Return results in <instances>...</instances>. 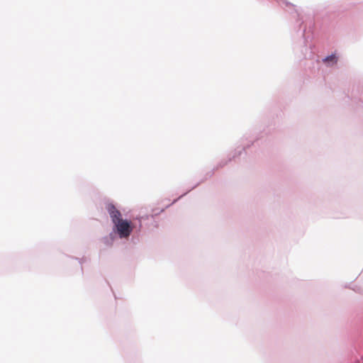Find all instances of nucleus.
Returning <instances> with one entry per match:
<instances>
[{
    "instance_id": "f03ea898",
    "label": "nucleus",
    "mask_w": 363,
    "mask_h": 363,
    "mask_svg": "<svg viewBox=\"0 0 363 363\" xmlns=\"http://www.w3.org/2000/svg\"><path fill=\"white\" fill-rule=\"evenodd\" d=\"M107 211L113 224H116L118 221L123 220L121 212L115 207L114 205L108 204L107 206Z\"/></svg>"
},
{
    "instance_id": "f257e3e1",
    "label": "nucleus",
    "mask_w": 363,
    "mask_h": 363,
    "mask_svg": "<svg viewBox=\"0 0 363 363\" xmlns=\"http://www.w3.org/2000/svg\"><path fill=\"white\" fill-rule=\"evenodd\" d=\"M114 225L121 238H128L133 231L130 222L126 220H121L114 224Z\"/></svg>"
},
{
    "instance_id": "7ed1b4c3",
    "label": "nucleus",
    "mask_w": 363,
    "mask_h": 363,
    "mask_svg": "<svg viewBox=\"0 0 363 363\" xmlns=\"http://www.w3.org/2000/svg\"><path fill=\"white\" fill-rule=\"evenodd\" d=\"M324 62H337V59L335 55H330L324 59Z\"/></svg>"
}]
</instances>
